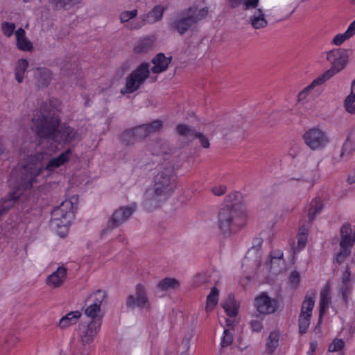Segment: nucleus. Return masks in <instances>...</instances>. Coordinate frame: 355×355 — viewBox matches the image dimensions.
I'll list each match as a JSON object with an SVG mask.
<instances>
[{"label": "nucleus", "instance_id": "f257e3e1", "mask_svg": "<svg viewBox=\"0 0 355 355\" xmlns=\"http://www.w3.org/2000/svg\"><path fill=\"white\" fill-rule=\"evenodd\" d=\"M33 130L40 137L50 139L55 142L70 144L76 138L77 131L65 124L60 125V119L55 113H41L33 119Z\"/></svg>", "mask_w": 355, "mask_h": 355}, {"label": "nucleus", "instance_id": "f03ea898", "mask_svg": "<svg viewBox=\"0 0 355 355\" xmlns=\"http://www.w3.org/2000/svg\"><path fill=\"white\" fill-rule=\"evenodd\" d=\"M246 212L242 206L232 204L221 207L217 216V225L225 236L236 233L245 225Z\"/></svg>", "mask_w": 355, "mask_h": 355}, {"label": "nucleus", "instance_id": "7ed1b4c3", "mask_svg": "<svg viewBox=\"0 0 355 355\" xmlns=\"http://www.w3.org/2000/svg\"><path fill=\"white\" fill-rule=\"evenodd\" d=\"M176 187V177L173 168L170 166L158 172L154 179L153 191H147L148 200L159 202L166 199Z\"/></svg>", "mask_w": 355, "mask_h": 355}, {"label": "nucleus", "instance_id": "20e7f679", "mask_svg": "<svg viewBox=\"0 0 355 355\" xmlns=\"http://www.w3.org/2000/svg\"><path fill=\"white\" fill-rule=\"evenodd\" d=\"M209 12L208 7L198 8L196 6H190L182 10L179 16L171 21L170 28L182 35L198 22L204 20Z\"/></svg>", "mask_w": 355, "mask_h": 355}, {"label": "nucleus", "instance_id": "39448f33", "mask_svg": "<svg viewBox=\"0 0 355 355\" xmlns=\"http://www.w3.org/2000/svg\"><path fill=\"white\" fill-rule=\"evenodd\" d=\"M42 159V153H36L28 157L26 164L20 172V178L17 180L16 187L26 190L31 189L37 182V178L44 170L40 164Z\"/></svg>", "mask_w": 355, "mask_h": 355}, {"label": "nucleus", "instance_id": "423d86ee", "mask_svg": "<svg viewBox=\"0 0 355 355\" xmlns=\"http://www.w3.org/2000/svg\"><path fill=\"white\" fill-rule=\"evenodd\" d=\"M325 53L326 59L330 63L331 68L319 76L324 82L342 71L348 62V55L345 49H334Z\"/></svg>", "mask_w": 355, "mask_h": 355}, {"label": "nucleus", "instance_id": "0eeeda50", "mask_svg": "<svg viewBox=\"0 0 355 355\" xmlns=\"http://www.w3.org/2000/svg\"><path fill=\"white\" fill-rule=\"evenodd\" d=\"M150 64L143 62L133 70L125 78V85L121 89L123 95L132 94L144 84L150 76Z\"/></svg>", "mask_w": 355, "mask_h": 355}, {"label": "nucleus", "instance_id": "6e6552de", "mask_svg": "<svg viewBox=\"0 0 355 355\" xmlns=\"http://www.w3.org/2000/svg\"><path fill=\"white\" fill-rule=\"evenodd\" d=\"M76 208L71 200L63 201L51 212V223L56 227H68L73 218V209Z\"/></svg>", "mask_w": 355, "mask_h": 355}, {"label": "nucleus", "instance_id": "1a4fd4ad", "mask_svg": "<svg viewBox=\"0 0 355 355\" xmlns=\"http://www.w3.org/2000/svg\"><path fill=\"white\" fill-rule=\"evenodd\" d=\"M302 139L305 144L312 150H322L330 142L328 134L319 127H313L307 130Z\"/></svg>", "mask_w": 355, "mask_h": 355}, {"label": "nucleus", "instance_id": "9d476101", "mask_svg": "<svg viewBox=\"0 0 355 355\" xmlns=\"http://www.w3.org/2000/svg\"><path fill=\"white\" fill-rule=\"evenodd\" d=\"M126 306L130 309L139 308L146 311H150L151 304L144 284L136 285L135 294L129 295L127 297Z\"/></svg>", "mask_w": 355, "mask_h": 355}, {"label": "nucleus", "instance_id": "9b49d317", "mask_svg": "<svg viewBox=\"0 0 355 355\" xmlns=\"http://www.w3.org/2000/svg\"><path fill=\"white\" fill-rule=\"evenodd\" d=\"M136 209V204L132 203L130 205L121 207L116 209L108 220V228L112 230L119 227L130 218Z\"/></svg>", "mask_w": 355, "mask_h": 355}, {"label": "nucleus", "instance_id": "f8f14e48", "mask_svg": "<svg viewBox=\"0 0 355 355\" xmlns=\"http://www.w3.org/2000/svg\"><path fill=\"white\" fill-rule=\"evenodd\" d=\"M164 12V8L161 6H155L148 13L141 15L139 18L130 24V29L136 30L139 29L146 24H153L159 21Z\"/></svg>", "mask_w": 355, "mask_h": 355}, {"label": "nucleus", "instance_id": "ddd939ff", "mask_svg": "<svg viewBox=\"0 0 355 355\" xmlns=\"http://www.w3.org/2000/svg\"><path fill=\"white\" fill-rule=\"evenodd\" d=\"M101 327L100 320H92L89 324L79 326L78 338L83 345L92 343Z\"/></svg>", "mask_w": 355, "mask_h": 355}, {"label": "nucleus", "instance_id": "4468645a", "mask_svg": "<svg viewBox=\"0 0 355 355\" xmlns=\"http://www.w3.org/2000/svg\"><path fill=\"white\" fill-rule=\"evenodd\" d=\"M254 306L256 310L262 315L275 313L278 308L276 300L270 297L266 293H261L254 299Z\"/></svg>", "mask_w": 355, "mask_h": 355}, {"label": "nucleus", "instance_id": "2eb2a0df", "mask_svg": "<svg viewBox=\"0 0 355 355\" xmlns=\"http://www.w3.org/2000/svg\"><path fill=\"white\" fill-rule=\"evenodd\" d=\"M71 155L72 151L69 148L58 156L51 158L43 168L49 172L54 171L56 168L67 163L71 159Z\"/></svg>", "mask_w": 355, "mask_h": 355}, {"label": "nucleus", "instance_id": "dca6fc26", "mask_svg": "<svg viewBox=\"0 0 355 355\" xmlns=\"http://www.w3.org/2000/svg\"><path fill=\"white\" fill-rule=\"evenodd\" d=\"M319 178V164H314L306 166L302 176L295 179L306 182L312 186Z\"/></svg>", "mask_w": 355, "mask_h": 355}, {"label": "nucleus", "instance_id": "f3484780", "mask_svg": "<svg viewBox=\"0 0 355 355\" xmlns=\"http://www.w3.org/2000/svg\"><path fill=\"white\" fill-rule=\"evenodd\" d=\"M248 24L254 29H261L266 28L268 22L266 19V15L261 9H255L252 15L249 17Z\"/></svg>", "mask_w": 355, "mask_h": 355}, {"label": "nucleus", "instance_id": "a211bd4d", "mask_svg": "<svg viewBox=\"0 0 355 355\" xmlns=\"http://www.w3.org/2000/svg\"><path fill=\"white\" fill-rule=\"evenodd\" d=\"M67 268L60 266L58 269L50 275L47 278V284L53 287H60L65 281L67 277Z\"/></svg>", "mask_w": 355, "mask_h": 355}, {"label": "nucleus", "instance_id": "6ab92c4d", "mask_svg": "<svg viewBox=\"0 0 355 355\" xmlns=\"http://www.w3.org/2000/svg\"><path fill=\"white\" fill-rule=\"evenodd\" d=\"M171 62V57H166L164 53H158L152 60L153 67L151 71L154 73H160L165 71Z\"/></svg>", "mask_w": 355, "mask_h": 355}, {"label": "nucleus", "instance_id": "aec40b11", "mask_svg": "<svg viewBox=\"0 0 355 355\" xmlns=\"http://www.w3.org/2000/svg\"><path fill=\"white\" fill-rule=\"evenodd\" d=\"M352 153V144L345 141L339 150H335L331 157V162L336 164L342 161L347 160Z\"/></svg>", "mask_w": 355, "mask_h": 355}, {"label": "nucleus", "instance_id": "412c9836", "mask_svg": "<svg viewBox=\"0 0 355 355\" xmlns=\"http://www.w3.org/2000/svg\"><path fill=\"white\" fill-rule=\"evenodd\" d=\"M330 285L327 284L321 290L320 293V313H319V322L322 321V317L324 313L325 309L328 307L331 299L329 297Z\"/></svg>", "mask_w": 355, "mask_h": 355}, {"label": "nucleus", "instance_id": "4be33fe9", "mask_svg": "<svg viewBox=\"0 0 355 355\" xmlns=\"http://www.w3.org/2000/svg\"><path fill=\"white\" fill-rule=\"evenodd\" d=\"M81 317V313L78 311H71L63 316L59 321L58 327L60 329H67L75 324Z\"/></svg>", "mask_w": 355, "mask_h": 355}, {"label": "nucleus", "instance_id": "5701e85b", "mask_svg": "<svg viewBox=\"0 0 355 355\" xmlns=\"http://www.w3.org/2000/svg\"><path fill=\"white\" fill-rule=\"evenodd\" d=\"M155 40L153 37H146L139 40L134 48L136 53H144L150 51L154 46Z\"/></svg>", "mask_w": 355, "mask_h": 355}, {"label": "nucleus", "instance_id": "b1692460", "mask_svg": "<svg viewBox=\"0 0 355 355\" xmlns=\"http://www.w3.org/2000/svg\"><path fill=\"white\" fill-rule=\"evenodd\" d=\"M17 45L22 51H30L33 48L32 43L25 37V31L19 28L16 31Z\"/></svg>", "mask_w": 355, "mask_h": 355}, {"label": "nucleus", "instance_id": "393cba45", "mask_svg": "<svg viewBox=\"0 0 355 355\" xmlns=\"http://www.w3.org/2000/svg\"><path fill=\"white\" fill-rule=\"evenodd\" d=\"M322 209V205L319 198L313 199L311 203L308 210V222L311 223L315 219L316 215L319 214Z\"/></svg>", "mask_w": 355, "mask_h": 355}, {"label": "nucleus", "instance_id": "a878e982", "mask_svg": "<svg viewBox=\"0 0 355 355\" xmlns=\"http://www.w3.org/2000/svg\"><path fill=\"white\" fill-rule=\"evenodd\" d=\"M28 67V62L26 59H19L15 69V76L16 80L21 83L24 80V73Z\"/></svg>", "mask_w": 355, "mask_h": 355}, {"label": "nucleus", "instance_id": "bb28decb", "mask_svg": "<svg viewBox=\"0 0 355 355\" xmlns=\"http://www.w3.org/2000/svg\"><path fill=\"white\" fill-rule=\"evenodd\" d=\"M219 291L216 287H213L207 298L205 310L207 313L214 310L218 304Z\"/></svg>", "mask_w": 355, "mask_h": 355}, {"label": "nucleus", "instance_id": "cd10ccee", "mask_svg": "<svg viewBox=\"0 0 355 355\" xmlns=\"http://www.w3.org/2000/svg\"><path fill=\"white\" fill-rule=\"evenodd\" d=\"M324 83V81L320 77L318 76L316 79L313 80L309 85H308L307 87L304 88L299 93L298 96H297V101L299 102L304 101L306 98V97L309 95V94L310 93V92L315 87H316L318 85H320L323 84Z\"/></svg>", "mask_w": 355, "mask_h": 355}, {"label": "nucleus", "instance_id": "c85d7f7f", "mask_svg": "<svg viewBox=\"0 0 355 355\" xmlns=\"http://www.w3.org/2000/svg\"><path fill=\"white\" fill-rule=\"evenodd\" d=\"M223 307L230 317H234L238 313V310L236 302L234 297L230 295L227 299L223 302Z\"/></svg>", "mask_w": 355, "mask_h": 355}, {"label": "nucleus", "instance_id": "c756f323", "mask_svg": "<svg viewBox=\"0 0 355 355\" xmlns=\"http://www.w3.org/2000/svg\"><path fill=\"white\" fill-rule=\"evenodd\" d=\"M135 135V134L132 128L127 129L121 133L120 136V141L125 146L133 145L135 142L138 141L136 136Z\"/></svg>", "mask_w": 355, "mask_h": 355}, {"label": "nucleus", "instance_id": "7c9ffc66", "mask_svg": "<svg viewBox=\"0 0 355 355\" xmlns=\"http://www.w3.org/2000/svg\"><path fill=\"white\" fill-rule=\"evenodd\" d=\"M179 282L174 278H165L162 279L157 284V288L160 291H168L175 289L179 286Z\"/></svg>", "mask_w": 355, "mask_h": 355}, {"label": "nucleus", "instance_id": "2f4dec72", "mask_svg": "<svg viewBox=\"0 0 355 355\" xmlns=\"http://www.w3.org/2000/svg\"><path fill=\"white\" fill-rule=\"evenodd\" d=\"M176 131L180 136L187 138H194L196 134V130L193 129L191 126L185 124H179L176 127Z\"/></svg>", "mask_w": 355, "mask_h": 355}, {"label": "nucleus", "instance_id": "473e14b6", "mask_svg": "<svg viewBox=\"0 0 355 355\" xmlns=\"http://www.w3.org/2000/svg\"><path fill=\"white\" fill-rule=\"evenodd\" d=\"M311 315L300 313L299 315V332L300 334H304L306 332L311 321Z\"/></svg>", "mask_w": 355, "mask_h": 355}, {"label": "nucleus", "instance_id": "72a5a7b5", "mask_svg": "<svg viewBox=\"0 0 355 355\" xmlns=\"http://www.w3.org/2000/svg\"><path fill=\"white\" fill-rule=\"evenodd\" d=\"M106 293L103 290L98 289L89 295V300H92V304H95L101 308V304L106 300Z\"/></svg>", "mask_w": 355, "mask_h": 355}, {"label": "nucleus", "instance_id": "f704fd0d", "mask_svg": "<svg viewBox=\"0 0 355 355\" xmlns=\"http://www.w3.org/2000/svg\"><path fill=\"white\" fill-rule=\"evenodd\" d=\"M169 144L166 141H158L155 144L153 153L156 155H166L171 152Z\"/></svg>", "mask_w": 355, "mask_h": 355}, {"label": "nucleus", "instance_id": "c9c22d12", "mask_svg": "<svg viewBox=\"0 0 355 355\" xmlns=\"http://www.w3.org/2000/svg\"><path fill=\"white\" fill-rule=\"evenodd\" d=\"M283 255H284V254H283L282 251H281V250H274L270 252V270L272 272H273L275 274L279 272V270L275 269V267L273 266V265L277 261L279 262V263L282 262Z\"/></svg>", "mask_w": 355, "mask_h": 355}, {"label": "nucleus", "instance_id": "e433bc0d", "mask_svg": "<svg viewBox=\"0 0 355 355\" xmlns=\"http://www.w3.org/2000/svg\"><path fill=\"white\" fill-rule=\"evenodd\" d=\"M315 301L311 296L306 295L302 304L300 313L312 315V311L314 307Z\"/></svg>", "mask_w": 355, "mask_h": 355}, {"label": "nucleus", "instance_id": "4c0bfd02", "mask_svg": "<svg viewBox=\"0 0 355 355\" xmlns=\"http://www.w3.org/2000/svg\"><path fill=\"white\" fill-rule=\"evenodd\" d=\"M148 136L153 133L159 131L162 128V121L155 120L147 124H144Z\"/></svg>", "mask_w": 355, "mask_h": 355}, {"label": "nucleus", "instance_id": "58836bf2", "mask_svg": "<svg viewBox=\"0 0 355 355\" xmlns=\"http://www.w3.org/2000/svg\"><path fill=\"white\" fill-rule=\"evenodd\" d=\"M345 346V341L343 339L335 338L329 345V352H338L342 351Z\"/></svg>", "mask_w": 355, "mask_h": 355}, {"label": "nucleus", "instance_id": "ea45409f", "mask_svg": "<svg viewBox=\"0 0 355 355\" xmlns=\"http://www.w3.org/2000/svg\"><path fill=\"white\" fill-rule=\"evenodd\" d=\"M279 334L277 332H271L268 336L267 341V347L272 352L277 347L279 343Z\"/></svg>", "mask_w": 355, "mask_h": 355}, {"label": "nucleus", "instance_id": "a19ab883", "mask_svg": "<svg viewBox=\"0 0 355 355\" xmlns=\"http://www.w3.org/2000/svg\"><path fill=\"white\" fill-rule=\"evenodd\" d=\"M101 312V308L96 305L95 304H90L85 310V314L89 317L92 318V320L98 317V314Z\"/></svg>", "mask_w": 355, "mask_h": 355}, {"label": "nucleus", "instance_id": "79ce46f5", "mask_svg": "<svg viewBox=\"0 0 355 355\" xmlns=\"http://www.w3.org/2000/svg\"><path fill=\"white\" fill-rule=\"evenodd\" d=\"M345 304L348 303L352 291V284H341L339 289Z\"/></svg>", "mask_w": 355, "mask_h": 355}, {"label": "nucleus", "instance_id": "37998d69", "mask_svg": "<svg viewBox=\"0 0 355 355\" xmlns=\"http://www.w3.org/2000/svg\"><path fill=\"white\" fill-rule=\"evenodd\" d=\"M138 15L137 9L128 11L125 10L120 14L119 18L121 23L128 22L130 19L135 18Z\"/></svg>", "mask_w": 355, "mask_h": 355}, {"label": "nucleus", "instance_id": "c03bdc74", "mask_svg": "<svg viewBox=\"0 0 355 355\" xmlns=\"http://www.w3.org/2000/svg\"><path fill=\"white\" fill-rule=\"evenodd\" d=\"M135 132V134L138 140V141H141L148 137V135L146 132V130L144 127V125H138L132 128Z\"/></svg>", "mask_w": 355, "mask_h": 355}, {"label": "nucleus", "instance_id": "a18cd8bd", "mask_svg": "<svg viewBox=\"0 0 355 355\" xmlns=\"http://www.w3.org/2000/svg\"><path fill=\"white\" fill-rule=\"evenodd\" d=\"M355 241V239H352L351 236L341 237L340 241V249L351 250V248L353 246Z\"/></svg>", "mask_w": 355, "mask_h": 355}, {"label": "nucleus", "instance_id": "49530a36", "mask_svg": "<svg viewBox=\"0 0 355 355\" xmlns=\"http://www.w3.org/2000/svg\"><path fill=\"white\" fill-rule=\"evenodd\" d=\"M233 342V336L230 333V329H225L223 332V336L221 340V346L228 347L232 345Z\"/></svg>", "mask_w": 355, "mask_h": 355}, {"label": "nucleus", "instance_id": "de8ad7c7", "mask_svg": "<svg viewBox=\"0 0 355 355\" xmlns=\"http://www.w3.org/2000/svg\"><path fill=\"white\" fill-rule=\"evenodd\" d=\"M345 107L347 112L350 114L355 113V98L352 96H348L345 101Z\"/></svg>", "mask_w": 355, "mask_h": 355}, {"label": "nucleus", "instance_id": "09e8293b", "mask_svg": "<svg viewBox=\"0 0 355 355\" xmlns=\"http://www.w3.org/2000/svg\"><path fill=\"white\" fill-rule=\"evenodd\" d=\"M300 282V275L297 271H293L288 278V283L291 287L296 288Z\"/></svg>", "mask_w": 355, "mask_h": 355}, {"label": "nucleus", "instance_id": "8fccbe9b", "mask_svg": "<svg viewBox=\"0 0 355 355\" xmlns=\"http://www.w3.org/2000/svg\"><path fill=\"white\" fill-rule=\"evenodd\" d=\"M351 250L340 249V251L336 255L334 261L338 264H341L344 262L345 259L350 254Z\"/></svg>", "mask_w": 355, "mask_h": 355}, {"label": "nucleus", "instance_id": "3c124183", "mask_svg": "<svg viewBox=\"0 0 355 355\" xmlns=\"http://www.w3.org/2000/svg\"><path fill=\"white\" fill-rule=\"evenodd\" d=\"M193 139H198L200 143V145L204 148H209L210 143L208 138L202 133L196 132Z\"/></svg>", "mask_w": 355, "mask_h": 355}, {"label": "nucleus", "instance_id": "603ef678", "mask_svg": "<svg viewBox=\"0 0 355 355\" xmlns=\"http://www.w3.org/2000/svg\"><path fill=\"white\" fill-rule=\"evenodd\" d=\"M15 29V25L13 23L5 22L2 24V31L7 37H10Z\"/></svg>", "mask_w": 355, "mask_h": 355}, {"label": "nucleus", "instance_id": "864d4df0", "mask_svg": "<svg viewBox=\"0 0 355 355\" xmlns=\"http://www.w3.org/2000/svg\"><path fill=\"white\" fill-rule=\"evenodd\" d=\"M350 37L345 32L344 33L336 35L332 40L331 44L336 46L341 45L345 41L349 40Z\"/></svg>", "mask_w": 355, "mask_h": 355}, {"label": "nucleus", "instance_id": "5fc2aeb1", "mask_svg": "<svg viewBox=\"0 0 355 355\" xmlns=\"http://www.w3.org/2000/svg\"><path fill=\"white\" fill-rule=\"evenodd\" d=\"M259 0H243L242 1L244 6V10L257 8L259 5Z\"/></svg>", "mask_w": 355, "mask_h": 355}, {"label": "nucleus", "instance_id": "6e6d98bb", "mask_svg": "<svg viewBox=\"0 0 355 355\" xmlns=\"http://www.w3.org/2000/svg\"><path fill=\"white\" fill-rule=\"evenodd\" d=\"M340 236L341 237L344 236H351L350 234L352 232L351 225L349 223H345L340 228Z\"/></svg>", "mask_w": 355, "mask_h": 355}, {"label": "nucleus", "instance_id": "4d7b16f0", "mask_svg": "<svg viewBox=\"0 0 355 355\" xmlns=\"http://www.w3.org/2000/svg\"><path fill=\"white\" fill-rule=\"evenodd\" d=\"M307 241V236L299 234L297 236V251L303 249Z\"/></svg>", "mask_w": 355, "mask_h": 355}, {"label": "nucleus", "instance_id": "13d9d810", "mask_svg": "<svg viewBox=\"0 0 355 355\" xmlns=\"http://www.w3.org/2000/svg\"><path fill=\"white\" fill-rule=\"evenodd\" d=\"M341 284H352L351 282V273L349 268H347L343 273Z\"/></svg>", "mask_w": 355, "mask_h": 355}, {"label": "nucleus", "instance_id": "bf43d9fd", "mask_svg": "<svg viewBox=\"0 0 355 355\" xmlns=\"http://www.w3.org/2000/svg\"><path fill=\"white\" fill-rule=\"evenodd\" d=\"M13 199H9L8 200L5 201L2 208L0 209V216L9 209L13 205Z\"/></svg>", "mask_w": 355, "mask_h": 355}, {"label": "nucleus", "instance_id": "052dcab7", "mask_svg": "<svg viewBox=\"0 0 355 355\" xmlns=\"http://www.w3.org/2000/svg\"><path fill=\"white\" fill-rule=\"evenodd\" d=\"M250 325L252 330L257 332L260 331L263 328L261 322L258 320H252L250 322Z\"/></svg>", "mask_w": 355, "mask_h": 355}, {"label": "nucleus", "instance_id": "680f3d73", "mask_svg": "<svg viewBox=\"0 0 355 355\" xmlns=\"http://www.w3.org/2000/svg\"><path fill=\"white\" fill-rule=\"evenodd\" d=\"M227 191V187L224 185H220L218 187H215L212 188V191L216 196H221L224 194Z\"/></svg>", "mask_w": 355, "mask_h": 355}, {"label": "nucleus", "instance_id": "e2e57ef3", "mask_svg": "<svg viewBox=\"0 0 355 355\" xmlns=\"http://www.w3.org/2000/svg\"><path fill=\"white\" fill-rule=\"evenodd\" d=\"M345 33L349 37L355 34V20L349 24Z\"/></svg>", "mask_w": 355, "mask_h": 355}, {"label": "nucleus", "instance_id": "0e129e2a", "mask_svg": "<svg viewBox=\"0 0 355 355\" xmlns=\"http://www.w3.org/2000/svg\"><path fill=\"white\" fill-rule=\"evenodd\" d=\"M347 182L349 184H352L355 183V168L349 171L347 178Z\"/></svg>", "mask_w": 355, "mask_h": 355}, {"label": "nucleus", "instance_id": "69168bd1", "mask_svg": "<svg viewBox=\"0 0 355 355\" xmlns=\"http://www.w3.org/2000/svg\"><path fill=\"white\" fill-rule=\"evenodd\" d=\"M53 1L57 3H61L63 6H65L69 3L73 4V3H76L77 2H78V0H53Z\"/></svg>", "mask_w": 355, "mask_h": 355}, {"label": "nucleus", "instance_id": "338daca9", "mask_svg": "<svg viewBox=\"0 0 355 355\" xmlns=\"http://www.w3.org/2000/svg\"><path fill=\"white\" fill-rule=\"evenodd\" d=\"M228 1L230 6L235 8L239 7L242 3L243 0H228Z\"/></svg>", "mask_w": 355, "mask_h": 355}, {"label": "nucleus", "instance_id": "774afa93", "mask_svg": "<svg viewBox=\"0 0 355 355\" xmlns=\"http://www.w3.org/2000/svg\"><path fill=\"white\" fill-rule=\"evenodd\" d=\"M73 355H89V352L87 349H79Z\"/></svg>", "mask_w": 355, "mask_h": 355}]
</instances>
